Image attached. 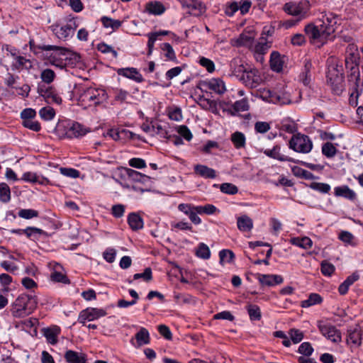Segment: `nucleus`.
<instances>
[{
	"mask_svg": "<svg viewBox=\"0 0 363 363\" xmlns=\"http://www.w3.org/2000/svg\"><path fill=\"white\" fill-rule=\"evenodd\" d=\"M69 125V120H62L60 121L55 128V133L60 138H69V128H68Z\"/></svg>",
	"mask_w": 363,
	"mask_h": 363,
	"instance_id": "nucleus-30",
	"label": "nucleus"
},
{
	"mask_svg": "<svg viewBox=\"0 0 363 363\" xmlns=\"http://www.w3.org/2000/svg\"><path fill=\"white\" fill-rule=\"evenodd\" d=\"M230 69L232 74L240 81L247 67L241 63L240 60L235 59L230 63Z\"/></svg>",
	"mask_w": 363,
	"mask_h": 363,
	"instance_id": "nucleus-28",
	"label": "nucleus"
},
{
	"mask_svg": "<svg viewBox=\"0 0 363 363\" xmlns=\"http://www.w3.org/2000/svg\"><path fill=\"white\" fill-rule=\"evenodd\" d=\"M270 67L271 69L277 72H279L283 68V61L281 55L278 52H272L270 56Z\"/></svg>",
	"mask_w": 363,
	"mask_h": 363,
	"instance_id": "nucleus-33",
	"label": "nucleus"
},
{
	"mask_svg": "<svg viewBox=\"0 0 363 363\" xmlns=\"http://www.w3.org/2000/svg\"><path fill=\"white\" fill-rule=\"evenodd\" d=\"M306 35L309 38L311 43H321L324 44L327 38L322 34L316 25L313 23L307 24L304 28Z\"/></svg>",
	"mask_w": 363,
	"mask_h": 363,
	"instance_id": "nucleus-10",
	"label": "nucleus"
},
{
	"mask_svg": "<svg viewBox=\"0 0 363 363\" xmlns=\"http://www.w3.org/2000/svg\"><path fill=\"white\" fill-rule=\"evenodd\" d=\"M348 344L353 346L358 347L362 344V333L361 330L358 328L350 330L348 331V337L347 339Z\"/></svg>",
	"mask_w": 363,
	"mask_h": 363,
	"instance_id": "nucleus-29",
	"label": "nucleus"
},
{
	"mask_svg": "<svg viewBox=\"0 0 363 363\" xmlns=\"http://www.w3.org/2000/svg\"><path fill=\"white\" fill-rule=\"evenodd\" d=\"M168 116L171 120L180 121L182 119V110L179 107L171 108L168 110Z\"/></svg>",
	"mask_w": 363,
	"mask_h": 363,
	"instance_id": "nucleus-60",
	"label": "nucleus"
},
{
	"mask_svg": "<svg viewBox=\"0 0 363 363\" xmlns=\"http://www.w3.org/2000/svg\"><path fill=\"white\" fill-rule=\"evenodd\" d=\"M118 75L131 79L137 82L143 81V76L139 73L137 69L133 67L121 68L117 71Z\"/></svg>",
	"mask_w": 363,
	"mask_h": 363,
	"instance_id": "nucleus-22",
	"label": "nucleus"
},
{
	"mask_svg": "<svg viewBox=\"0 0 363 363\" xmlns=\"http://www.w3.org/2000/svg\"><path fill=\"white\" fill-rule=\"evenodd\" d=\"M262 99L267 102L277 104L278 92L274 91L269 89H264L260 92Z\"/></svg>",
	"mask_w": 363,
	"mask_h": 363,
	"instance_id": "nucleus-39",
	"label": "nucleus"
},
{
	"mask_svg": "<svg viewBox=\"0 0 363 363\" xmlns=\"http://www.w3.org/2000/svg\"><path fill=\"white\" fill-rule=\"evenodd\" d=\"M60 333V328L58 326L45 328L43 330L44 336L47 341L51 345H55L57 342V337Z\"/></svg>",
	"mask_w": 363,
	"mask_h": 363,
	"instance_id": "nucleus-27",
	"label": "nucleus"
},
{
	"mask_svg": "<svg viewBox=\"0 0 363 363\" xmlns=\"http://www.w3.org/2000/svg\"><path fill=\"white\" fill-rule=\"evenodd\" d=\"M126 173L128 178L134 182H145L149 179V177L146 175L142 174L141 173L132 169H126Z\"/></svg>",
	"mask_w": 363,
	"mask_h": 363,
	"instance_id": "nucleus-41",
	"label": "nucleus"
},
{
	"mask_svg": "<svg viewBox=\"0 0 363 363\" xmlns=\"http://www.w3.org/2000/svg\"><path fill=\"white\" fill-rule=\"evenodd\" d=\"M157 135L161 138L169 139L171 135H169L167 128L159 123H155L154 136Z\"/></svg>",
	"mask_w": 363,
	"mask_h": 363,
	"instance_id": "nucleus-54",
	"label": "nucleus"
},
{
	"mask_svg": "<svg viewBox=\"0 0 363 363\" xmlns=\"http://www.w3.org/2000/svg\"><path fill=\"white\" fill-rule=\"evenodd\" d=\"M348 81L353 91L350 94V104H355L353 101L354 97L357 98L359 95V89L363 86V80L360 78V72L357 65L351 68L350 74L348 75Z\"/></svg>",
	"mask_w": 363,
	"mask_h": 363,
	"instance_id": "nucleus-9",
	"label": "nucleus"
},
{
	"mask_svg": "<svg viewBox=\"0 0 363 363\" xmlns=\"http://www.w3.org/2000/svg\"><path fill=\"white\" fill-rule=\"evenodd\" d=\"M23 231L26 237L33 240H38L42 235H47L46 232L36 227H27Z\"/></svg>",
	"mask_w": 363,
	"mask_h": 363,
	"instance_id": "nucleus-34",
	"label": "nucleus"
},
{
	"mask_svg": "<svg viewBox=\"0 0 363 363\" xmlns=\"http://www.w3.org/2000/svg\"><path fill=\"white\" fill-rule=\"evenodd\" d=\"M35 304L31 296L21 294L12 303L11 313L14 318H24L33 311Z\"/></svg>",
	"mask_w": 363,
	"mask_h": 363,
	"instance_id": "nucleus-2",
	"label": "nucleus"
},
{
	"mask_svg": "<svg viewBox=\"0 0 363 363\" xmlns=\"http://www.w3.org/2000/svg\"><path fill=\"white\" fill-rule=\"evenodd\" d=\"M11 200V190L9 185L4 182L0 184V201L8 203Z\"/></svg>",
	"mask_w": 363,
	"mask_h": 363,
	"instance_id": "nucleus-45",
	"label": "nucleus"
},
{
	"mask_svg": "<svg viewBox=\"0 0 363 363\" xmlns=\"http://www.w3.org/2000/svg\"><path fill=\"white\" fill-rule=\"evenodd\" d=\"M196 254L199 257L204 259H209L211 256L209 247L204 243L199 245Z\"/></svg>",
	"mask_w": 363,
	"mask_h": 363,
	"instance_id": "nucleus-51",
	"label": "nucleus"
},
{
	"mask_svg": "<svg viewBox=\"0 0 363 363\" xmlns=\"http://www.w3.org/2000/svg\"><path fill=\"white\" fill-rule=\"evenodd\" d=\"M327 84L332 92L340 95L345 89L343 69L337 65H330L327 72Z\"/></svg>",
	"mask_w": 363,
	"mask_h": 363,
	"instance_id": "nucleus-1",
	"label": "nucleus"
},
{
	"mask_svg": "<svg viewBox=\"0 0 363 363\" xmlns=\"http://www.w3.org/2000/svg\"><path fill=\"white\" fill-rule=\"evenodd\" d=\"M277 98V99H279V101H277V104H289L292 102L290 93L286 91L278 92Z\"/></svg>",
	"mask_w": 363,
	"mask_h": 363,
	"instance_id": "nucleus-62",
	"label": "nucleus"
},
{
	"mask_svg": "<svg viewBox=\"0 0 363 363\" xmlns=\"http://www.w3.org/2000/svg\"><path fill=\"white\" fill-rule=\"evenodd\" d=\"M40 116L45 121H50L55 116V111L50 106L42 108L39 111Z\"/></svg>",
	"mask_w": 363,
	"mask_h": 363,
	"instance_id": "nucleus-49",
	"label": "nucleus"
},
{
	"mask_svg": "<svg viewBox=\"0 0 363 363\" xmlns=\"http://www.w3.org/2000/svg\"><path fill=\"white\" fill-rule=\"evenodd\" d=\"M310 9L311 4L307 0H303L298 3L289 2L284 6V11L286 13L301 21L308 18Z\"/></svg>",
	"mask_w": 363,
	"mask_h": 363,
	"instance_id": "nucleus-6",
	"label": "nucleus"
},
{
	"mask_svg": "<svg viewBox=\"0 0 363 363\" xmlns=\"http://www.w3.org/2000/svg\"><path fill=\"white\" fill-rule=\"evenodd\" d=\"M69 138H79L85 135L88 132L87 129L77 122L69 121Z\"/></svg>",
	"mask_w": 363,
	"mask_h": 363,
	"instance_id": "nucleus-21",
	"label": "nucleus"
},
{
	"mask_svg": "<svg viewBox=\"0 0 363 363\" xmlns=\"http://www.w3.org/2000/svg\"><path fill=\"white\" fill-rule=\"evenodd\" d=\"M161 49L165 52V57L169 60H175L176 55L172 45L169 43L161 45Z\"/></svg>",
	"mask_w": 363,
	"mask_h": 363,
	"instance_id": "nucleus-58",
	"label": "nucleus"
},
{
	"mask_svg": "<svg viewBox=\"0 0 363 363\" xmlns=\"http://www.w3.org/2000/svg\"><path fill=\"white\" fill-rule=\"evenodd\" d=\"M199 64L202 67H205L206 69V70L210 73L213 72L215 70L214 62L208 58H206L204 57H200L199 58Z\"/></svg>",
	"mask_w": 363,
	"mask_h": 363,
	"instance_id": "nucleus-61",
	"label": "nucleus"
},
{
	"mask_svg": "<svg viewBox=\"0 0 363 363\" xmlns=\"http://www.w3.org/2000/svg\"><path fill=\"white\" fill-rule=\"evenodd\" d=\"M255 38L253 32H242L237 38L231 40V44L233 46H250L252 45Z\"/></svg>",
	"mask_w": 363,
	"mask_h": 363,
	"instance_id": "nucleus-19",
	"label": "nucleus"
},
{
	"mask_svg": "<svg viewBox=\"0 0 363 363\" xmlns=\"http://www.w3.org/2000/svg\"><path fill=\"white\" fill-rule=\"evenodd\" d=\"M128 223L133 230H137L143 228V219L136 213H130L128 217Z\"/></svg>",
	"mask_w": 363,
	"mask_h": 363,
	"instance_id": "nucleus-36",
	"label": "nucleus"
},
{
	"mask_svg": "<svg viewBox=\"0 0 363 363\" xmlns=\"http://www.w3.org/2000/svg\"><path fill=\"white\" fill-rule=\"evenodd\" d=\"M55 73L51 69H45L42 71L40 74V79L46 84L52 83L55 78Z\"/></svg>",
	"mask_w": 363,
	"mask_h": 363,
	"instance_id": "nucleus-53",
	"label": "nucleus"
},
{
	"mask_svg": "<svg viewBox=\"0 0 363 363\" xmlns=\"http://www.w3.org/2000/svg\"><path fill=\"white\" fill-rule=\"evenodd\" d=\"M101 22L105 28H111L113 30L118 29L122 25V22L121 21L115 20L106 16L101 18Z\"/></svg>",
	"mask_w": 363,
	"mask_h": 363,
	"instance_id": "nucleus-46",
	"label": "nucleus"
},
{
	"mask_svg": "<svg viewBox=\"0 0 363 363\" xmlns=\"http://www.w3.org/2000/svg\"><path fill=\"white\" fill-rule=\"evenodd\" d=\"M106 99V91L103 89L88 87L82 90L79 100L86 106H97Z\"/></svg>",
	"mask_w": 363,
	"mask_h": 363,
	"instance_id": "nucleus-4",
	"label": "nucleus"
},
{
	"mask_svg": "<svg viewBox=\"0 0 363 363\" xmlns=\"http://www.w3.org/2000/svg\"><path fill=\"white\" fill-rule=\"evenodd\" d=\"M290 242L292 245L306 250L310 249L313 245V242L308 237L293 238L291 239Z\"/></svg>",
	"mask_w": 363,
	"mask_h": 363,
	"instance_id": "nucleus-38",
	"label": "nucleus"
},
{
	"mask_svg": "<svg viewBox=\"0 0 363 363\" xmlns=\"http://www.w3.org/2000/svg\"><path fill=\"white\" fill-rule=\"evenodd\" d=\"M230 140L235 149L244 148L246 145V138L244 133L235 131L230 136Z\"/></svg>",
	"mask_w": 363,
	"mask_h": 363,
	"instance_id": "nucleus-31",
	"label": "nucleus"
},
{
	"mask_svg": "<svg viewBox=\"0 0 363 363\" xmlns=\"http://www.w3.org/2000/svg\"><path fill=\"white\" fill-rule=\"evenodd\" d=\"M238 228L242 232H250L253 228V221L247 215H242L237 218Z\"/></svg>",
	"mask_w": 363,
	"mask_h": 363,
	"instance_id": "nucleus-26",
	"label": "nucleus"
},
{
	"mask_svg": "<svg viewBox=\"0 0 363 363\" xmlns=\"http://www.w3.org/2000/svg\"><path fill=\"white\" fill-rule=\"evenodd\" d=\"M240 82L250 88L257 87L261 82L258 70L250 67H247Z\"/></svg>",
	"mask_w": 363,
	"mask_h": 363,
	"instance_id": "nucleus-12",
	"label": "nucleus"
},
{
	"mask_svg": "<svg viewBox=\"0 0 363 363\" xmlns=\"http://www.w3.org/2000/svg\"><path fill=\"white\" fill-rule=\"evenodd\" d=\"M194 209L199 213V214H207L212 215L217 211V208L213 204H206L205 206H197L194 207Z\"/></svg>",
	"mask_w": 363,
	"mask_h": 363,
	"instance_id": "nucleus-48",
	"label": "nucleus"
},
{
	"mask_svg": "<svg viewBox=\"0 0 363 363\" xmlns=\"http://www.w3.org/2000/svg\"><path fill=\"white\" fill-rule=\"evenodd\" d=\"M337 150L334 144L327 142L322 146V153L326 157L331 158L335 156Z\"/></svg>",
	"mask_w": 363,
	"mask_h": 363,
	"instance_id": "nucleus-43",
	"label": "nucleus"
},
{
	"mask_svg": "<svg viewBox=\"0 0 363 363\" xmlns=\"http://www.w3.org/2000/svg\"><path fill=\"white\" fill-rule=\"evenodd\" d=\"M194 169L196 174L206 179H213L216 177V171L206 165L196 164Z\"/></svg>",
	"mask_w": 363,
	"mask_h": 363,
	"instance_id": "nucleus-24",
	"label": "nucleus"
},
{
	"mask_svg": "<svg viewBox=\"0 0 363 363\" xmlns=\"http://www.w3.org/2000/svg\"><path fill=\"white\" fill-rule=\"evenodd\" d=\"M78 27L74 18L69 19L65 24L52 26V30L56 37L60 40H67L71 38Z\"/></svg>",
	"mask_w": 363,
	"mask_h": 363,
	"instance_id": "nucleus-7",
	"label": "nucleus"
},
{
	"mask_svg": "<svg viewBox=\"0 0 363 363\" xmlns=\"http://www.w3.org/2000/svg\"><path fill=\"white\" fill-rule=\"evenodd\" d=\"M22 125L33 131L38 132L41 129L40 123L33 119L23 121Z\"/></svg>",
	"mask_w": 363,
	"mask_h": 363,
	"instance_id": "nucleus-59",
	"label": "nucleus"
},
{
	"mask_svg": "<svg viewBox=\"0 0 363 363\" xmlns=\"http://www.w3.org/2000/svg\"><path fill=\"white\" fill-rule=\"evenodd\" d=\"M288 334L290 337V341L294 344H298L302 341L304 337L303 332L297 328H291Z\"/></svg>",
	"mask_w": 363,
	"mask_h": 363,
	"instance_id": "nucleus-44",
	"label": "nucleus"
},
{
	"mask_svg": "<svg viewBox=\"0 0 363 363\" xmlns=\"http://www.w3.org/2000/svg\"><path fill=\"white\" fill-rule=\"evenodd\" d=\"M18 215L20 218H24V219H31L33 218H37L39 215V213L38 211L34 209H21Z\"/></svg>",
	"mask_w": 363,
	"mask_h": 363,
	"instance_id": "nucleus-55",
	"label": "nucleus"
},
{
	"mask_svg": "<svg viewBox=\"0 0 363 363\" xmlns=\"http://www.w3.org/2000/svg\"><path fill=\"white\" fill-rule=\"evenodd\" d=\"M38 93L48 103L60 104L62 101V98L52 86H49L47 88L40 87L38 88Z\"/></svg>",
	"mask_w": 363,
	"mask_h": 363,
	"instance_id": "nucleus-16",
	"label": "nucleus"
},
{
	"mask_svg": "<svg viewBox=\"0 0 363 363\" xmlns=\"http://www.w3.org/2000/svg\"><path fill=\"white\" fill-rule=\"evenodd\" d=\"M317 326L320 333L328 340L335 343L341 342V333L335 326L323 320L318 321Z\"/></svg>",
	"mask_w": 363,
	"mask_h": 363,
	"instance_id": "nucleus-8",
	"label": "nucleus"
},
{
	"mask_svg": "<svg viewBox=\"0 0 363 363\" xmlns=\"http://www.w3.org/2000/svg\"><path fill=\"white\" fill-rule=\"evenodd\" d=\"M202 85L207 89L217 94H223L225 91L224 82L220 78H212L203 82Z\"/></svg>",
	"mask_w": 363,
	"mask_h": 363,
	"instance_id": "nucleus-15",
	"label": "nucleus"
},
{
	"mask_svg": "<svg viewBox=\"0 0 363 363\" xmlns=\"http://www.w3.org/2000/svg\"><path fill=\"white\" fill-rule=\"evenodd\" d=\"M33 67V62L30 60L23 55L16 57L11 65L13 71L21 72L23 70H29Z\"/></svg>",
	"mask_w": 363,
	"mask_h": 363,
	"instance_id": "nucleus-17",
	"label": "nucleus"
},
{
	"mask_svg": "<svg viewBox=\"0 0 363 363\" xmlns=\"http://www.w3.org/2000/svg\"><path fill=\"white\" fill-rule=\"evenodd\" d=\"M323 302L321 296L316 293H312L309 295L308 299L302 301L300 306L302 308H309L312 306L320 304Z\"/></svg>",
	"mask_w": 363,
	"mask_h": 363,
	"instance_id": "nucleus-35",
	"label": "nucleus"
},
{
	"mask_svg": "<svg viewBox=\"0 0 363 363\" xmlns=\"http://www.w3.org/2000/svg\"><path fill=\"white\" fill-rule=\"evenodd\" d=\"M264 154L267 157L277 160L281 162H290L294 163H298V160H294L287 155H285L281 152L280 145H277L273 147L272 149H267L264 150Z\"/></svg>",
	"mask_w": 363,
	"mask_h": 363,
	"instance_id": "nucleus-14",
	"label": "nucleus"
},
{
	"mask_svg": "<svg viewBox=\"0 0 363 363\" xmlns=\"http://www.w3.org/2000/svg\"><path fill=\"white\" fill-rule=\"evenodd\" d=\"M313 146L311 138L308 135L301 133L293 135L289 141V147L298 153H309L312 150Z\"/></svg>",
	"mask_w": 363,
	"mask_h": 363,
	"instance_id": "nucleus-5",
	"label": "nucleus"
},
{
	"mask_svg": "<svg viewBox=\"0 0 363 363\" xmlns=\"http://www.w3.org/2000/svg\"><path fill=\"white\" fill-rule=\"evenodd\" d=\"M219 257L220 263H231L235 258V255L230 250H222L219 252Z\"/></svg>",
	"mask_w": 363,
	"mask_h": 363,
	"instance_id": "nucleus-50",
	"label": "nucleus"
},
{
	"mask_svg": "<svg viewBox=\"0 0 363 363\" xmlns=\"http://www.w3.org/2000/svg\"><path fill=\"white\" fill-rule=\"evenodd\" d=\"M335 195L350 201L355 200L357 197L356 193L347 185L335 187Z\"/></svg>",
	"mask_w": 363,
	"mask_h": 363,
	"instance_id": "nucleus-23",
	"label": "nucleus"
},
{
	"mask_svg": "<svg viewBox=\"0 0 363 363\" xmlns=\"http://www.w3.org/2000/svg\"><path fill=\"white\" fill-rule=\"evenodd\" d=\"M271 47V43L262 38L255 44L253 51L257 60H260L261 55L265 54Z\"/></svg>",
	"mask_w": 363,
	"mask_h": 363,
	"instance_id": "nucleus-25",
	"label": "nucleus"
},
{
	"mask_svg": "<svg viewBox=\"0 0 363 363\" xmlns=\"http://www.w3.org/2000/svg\"><path fill=\"white\" fill-rule=\"evenodd\" d=\"M220 190L221 192L229 195H235L238 192V188L231 183H223L220 185Z\"/></svg>",
	"mask_w": 363,
	"mask_h": 363,
	"instance_id": "nucleus-52",
	"label": "nucleus"
},
{
	"mask_svg": "<svg viewBox=\"0 0 363 363\" xmlns=\"http://www.w3.org/2000/svg\"><path fill=\"white\" fill-rule=\"evenodd\" d=\"M281 130L289 133H294L297 131V126L294 121L284 120L281 122Z\"/></svg>",
	"mask_w": 363,
	"mask_h": 363,
	"instance_id": "nucleus-56",
	"label": "nucleus"
},
{
	"mask_svg": "<svg viewBox=\"0 0 363 363\" xmlns=\"http://www.w3.org/2000/svg\"><path fill=\"white\" fill-rule=\"evenodd\" d=\"M145 10L152 15H161L165 11V7L160 1H151L146 4Z\"/></svg>",
	"mask_w": 363,
	"mask_h": 363,
	"instance_id": "nucleus-32",
	"label": "nucleus"
},
{
	"mask_svg": "<svg viewBox=\"0 0 363 363\" xmlns=\"http://www.w3.org/2000/svg\"><path fill=\"white\" fill-rule=\"evenodd\" d=\"M247 311L251 320H259L261 319V311L258 306L249 304L247 306Z\"/></svg>",
	"mask_w": 363,
	"mask_h": 363,
	"instance_id": "nucleus-42",
	"label": "nucleus"
},
{
	"mask_svg": "<svg viewBox=\"0 0 363 363\" xmlns=\"http://www.w3.org/2000/svg\"><path fill=\"white\" fill-rule=\"evenodd\" d=\"M130 342L136 348L150 344V335L149 331L145 328H140L134 338H132Z\"/></svg>",
	"mask_w": 363,
	"mask_h": 363,
	"instance_id": "nucleus-13",
	"label": "nucleus"
},
{
	"mask_svg": "<svg viewBox=\"0 0 363 363\" xmlns=\"http://www.w3.org/2000/svg\"><path fill=\"white\" fill-rule=\"evenodd\" d=\"M257 279L262 285L273 286L281 284L284 279L281 275L277 274H257Z\"/></svg>",
	"mask_w": 363,
	"mask_h": 363,
	"instance_id": "nucleus-18",
	"label": "nucleus"
},
{
	"mask_svg": "<svg viewBox=\"0 0 363 363\" xmlns=\"http://www.w3.org/2000/svg\"><path fill=\"white\" fill-rule=\"evenodd\" d=\"M337 16L333 13H328L323 16L322 21L328 26L329 31L335 30V26L337 23Z\"/></svg>",
	"mask_w": 363,
	"mask_h": 363,
	"instance_id": "nucleus-40",
	"label": "nucleus"
},
{
	"mask_svg": "<svg viewBox=\"0 0 363 363\" xmlns=\"http://www.w3.org/2000/svg\"><path fill=\"white\" fill-rule=\"evenodd\" d=\"M310 187L312 189L318 191L322 194H327L330 191V186L325 183L312 182L310 184Z\"/></svg>",
	"mask_w": 363,
	"mask_h": 363,
	"instance_id": "nucleus-57",
	"label": "nucleus"
},
{
	"mask_svg": "<svg viewBox=\"0 0 363 363\" xmlns=\"http://www.w3.org/2000/svg\"><path fill=\"white\" fill-rule=\"evenodd\" d=\"M233 108L235 111H245L249 109V104L246 99H242L238 101H236L233 105Z\"/></svg>",
	"mask_w": 363,
	"mask_h": 363,
	"instance_id": "nucleus-63",
	"label": "nucleus"
},
{
	"mask_svg": "<svg viewBox=\"0 0 363 363\" xmlns=\"http://www.w3.org/2000/svg\"><path fill=\"white\" fill-rule=\"evenodd\" d=\"M50 280L54 282L62 283L65 284H69L70 283L69 279L65 274L56 270L50 274Z\"/></svg>",
	"mask_w": 363,
	"mask_h": 363,
	"instance_id": "nucleus-47",
	"label": "nucleus"
},
{
	"mask_svg": "<svg viewBox=\"0 0 363 363\" xmlns=\"http://www.w3.org/2000/svg\"><path fill=\"white\" fill-rule=\"evenodd\" d=\"M159 333L166 340H171L172 339V333L168 326L166 325H159L157 326Z\"/></svg>",
	"mask_w": 363,
	"mask_h": 363,
	"instance_id": "nucleus-64",
	"label": "nucleus"
},
{
	"mask_svg": "<svg viewBox=\"0 0 363 363\" xmlns=\"http://www.w3.org/2000/svg\"><path fill=\"white\" fill-rule=\"evenodd\" d=\"M64 357L67 363H86V355L82 352H77L74 350H67Z\"/></svg>",
	"mask_w": 363,
	"mask_h": 363,
	"instance_id": "nucleus-20",
	"label": "nucleus"
},
{
	"mask_svg": "<svg viewBox=\"0 0 363 363\" xmlns=\"http://www.w3.org/2000/svg\"><path fill=\"white\" fill-rule=\"evenodd\" d=\"M38 49L45 51H53L49 56V61L51 65L59 67H63L66 65V61L72 55L71 51L65 48L56 45H39Z\"/></svg>",
	"mask_w": 363,
	"mask_h": 363,
	"instance_id": "nucleus-3",
	"label": "nucleus"
},
{
	"mask_svg": "<svg viewBox=\"0 0 363 363\" xmlns=\"http://www.w3.org/2000/svg\"><path fill=\"white\" fill-rule=\"evenodd\" d=\"M106 315V312L101 308H87L82 311L79 315L78 321L84 324L85 322L92 321Z\"/></svg>",
	"mask_w": 363,
	"mask_h": 363,
	"instance_id": "nucleus-11",
	"label": "nucleus"
},
{
	"mask_svg": "<svg viewBox=\"0 0 363 363\" xmlns=\"http://www.w3.org/2000/svg\"><path fill=\"white\" fill-rule=\"evenodd\" d=\"M113 104H123L126 101L129 93L122 89L116 88L113 89Z\"/></svg>",
	"mask_w": 363,
	"mask_h": 363,
	"instance_id": "nucleus-37",
	"label": "nucleus"
}]
</instances>
